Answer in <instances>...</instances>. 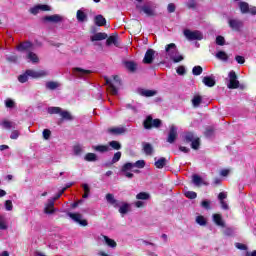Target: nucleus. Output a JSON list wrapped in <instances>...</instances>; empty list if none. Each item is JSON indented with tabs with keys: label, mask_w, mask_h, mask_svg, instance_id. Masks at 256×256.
<instances>
[{
	"label": "nucleus",
	"mask_w": 256,
	"mask_h": 256,
	"mask_svg": "<svg viewBox=\"0 0 256 256\" xmlns=\"http://www.w3.org/2000/svg\"><path fill=\"white\" fill-rule=\"evenodd\" d=\"M107 131L110 135H124V133H127V129L125 127L108 128Z\"/></svg>",
	"instance_id": "nucleus-16"
},
{
	"label": "nucleus",
	"mask_w": 256,
	"mask_h": 256,
	"mask_svg": "<svg viewBox=\"0 0 256 256\" xmlns=\"http://www.w3.org/2000/svg\"><path fill=\"white\" fill-rule=\"evenodd\" d=\"M121 159V152H116L112 158V164L117 163Z\"/></svg>",
	"instance_id": "nucleus-59"
},
{
	"label": "nucleus",
	"mask_w": 256,
	"mask_h": 256,
	"mask_svg": "<svg viewBox=\"0 0 256 256\" xmlns=\"http://www.w3.org/2000/svg\"><path fill=\"white\" fill-rule=\"evenodd\" d=\"M44 21H49L50 23H61L63 21V16L59 14H54L51 16H45L43 18Z\"/></svg>",
	"instance_id": "nucleus-17"
},
{
	"label": "nucleus",
	"mask_w": 256,
	"mask_h": 256,
	"mask_svg": "<svg viewBox=\"0 0 256 256\" xmlns=\"http://www.w3.org/2000/svg\"><path fill=\"white\" fill-rule=\"evenodd\" d=\"M176 73H177L178 75H185V73H186L185 66H179V67L177 68V70H176Z\"/></svg>",
	"instance_id": "nucleus-62"
},
{
	"label": "nucleus",
	"mask_w": 256,
	"mask_h": 256,
	"mask_svg": "<svg viewBox=\"0 0 256 256\" xmlns=\"http://www.w3.org/2000/svg\"><path fill=\"white\" fill-rule=\"evenodd\" d=\"M163 125V122L161 119L156 118L153 119V116L148 115L145 120L143 121V127L144 129L151 130V129H159Z\"/></svg>",
	"instance_id": "nucleus-5"
},
{
	"label": "nucleus",
	"mask_w": 256,
	"mask_h": 256,
	"mask_svg": "<svg viewBox=\"0 0 256 256\" xmlns=\"http://www.w3.org/2000/svg\"><path fill=\"white\" fill-rule=\"evenodd\" d=\"M85 161H88V163H93L95 161H98L99 158L97 157V154L95 153H87L84 157Z\"/></svg>",
	"instance_id": "nucleus-29"
},
{
	"label": "nucleus",
	"mask_w": 256,
	"mask_h": 256,
	"mask_svg": "<svg viewBox=\"0 0 256 256\" xmlns=\"http://www.w3.org/2000/svg\"><path fill=\"white\" fill-rule=\"evenodd\" d=\"M124 67L130 71V73H135L137 71V63L134 61H125Z\"/></svg>",
	"instance_id": "nucleus-23"
},
{
	"label": "nucleus",
	"mask_w": 256,
	"mask_h": 256,
	"mask_svg": "<svg viewBox=\"0 0 256 256\" xmlns=\"http://www.w3.org/2000/svg\"><path fill=\"white\" fill-rule=\"evenodd\" d=\"M216 45H220L221 47H223V45H225V37L217 36L216 37Z\"/></svg>",
	"instance_id": "nucleus-53"
},
{
	"label": "nucleus",
	"mask_w": 256,
	"mask_h": 256,
	"mask_svg": "<svg viewBox=\"0 0 256 256\" xmlns=\"http://www.w3.org/2000/svg\"><path fill=\"white\" fill-rule=\"evenodd\" d=\"M27 59L32 61V63H39V57L37 56V54H35V53L31 52V51L28 52Z\"/></svg>",
	"instance_id": "nucleus-37"
},
{
	"label": "nucleus",
	"mask_w": 256,
	"mask_h": 256,
	"mask_svg": "<svg viewBox=\"0 0 256 256\" xmlns=\"http://www.w3.org/2000/svg\"><path fill=\"white\" fill-rule=\"evenodd\" d=\"M192 181L194 185H196L197 187H200V185H203V178H201V176L197 174L193 175Z\"/></svg>",
	"instance_id": "nucleus-38"
},
{
	"label": "nucleus",
	"mask_w": 256,
	"mask_h": 256,
	"mask_svg": "<svg viewBox=\"0 0 256 256\" xmlns=\"http://www.w3.org/2000/svg\"><path fill=\"white\" fill-rule=\"evenodd\" d=\"M193 75L199 76L201 73H203V67L201 66H194L192 69Z\"/></svg>",
	"instance_id": "nucleus-46"
},
{
	"label": "nucleus",
	"mask_w": 256,
	"mask_h": 256,
	"mask_svg": "<svg viewBox=\"0 0 256 256\" xmlns=\"http://www.w3.org/2000/svg\"><path fill=\"white\" fill-rule=\"evenodd\" d=\"M5 209L6 211H13V202L11 200L5 201Z\"/></svg>",
	"instance_id": "nucleus-55"
},
{
	"label": "nucleus",
	"mask_w": 256,
	"mask_h": 256,
	"mask_svg": "<svg viewBox=\"0 0 256 256\" xmlns=\"http://www.w3.org/2000/svg\"><path fill=\"white\" fill-rule=\"evenodd\" d=\"M228 25H229L230 29H232V31L239 32L243 28V21H241L239 19H229Z\"/></svg>",
	"instance_id": "nucleus-10"
},
{
	"label": "nucleus",
	"mask_w": 256,
	"mask_h": 256,
	"mask_svg": "<svg viewBox=\"0 0 256 256\" xmlns=\"http://www.w3.org/2000/svg\"><path fill=\"white\" fill-rule=\"evenodd\" d=\"M187 9H197V2L195 0H190L186 3Z\"/></svg>",
	"instance_id": "nucleus-50"
},
{
	"label": "nucleus",
	"mask_w": 256,
	"mask_h": 256,
	"mask_svg": "<svg viewBox=\"0 0 256 256\" xmlns=\"http://www.w3.org/2000/svg\"><path fill=\"white\" fill-rule=\"evenodd\" d=\"M60 115L64 121H73V115H71V112L67 110H62V112H60Z\"/></svg>",
	"instance_id": "nucleus-32"
},
{
	"label": "nucleus",
	"mask_w": 256,
	"mask_h": 256,
	"mask_svg": "<svg viewBox=\"0 0 256 256\" xmlns=\"http://www.w3.org/2000/svg\"><path fill=\"white\" fill-rule=\"evenodd\" d=\"M43 138L47 141L51 138V130L44 129L42 132Z\"/></svg>",
	"instance_id": "nucleus-54"
},
{
	"label": "nucleus",
	"mask_w": 256,
	"mask_h": 256,
	"mask_svg": "<svg viewBox=\"0 0 256 256\" xmlns=\"http://www.w3.org/2000/svg\"><path fill=\"white\" fill-rule=\"evenodd\" d=\"M68 216L70 217V219L75 221V223L81 225V227H87L88 222L87 220L82 219L83 216L80 213H68Z\"/></svg>",
	"instance_id": "nucleus-9"
},
{
	"label": "nucleus",
	"mask_w": 256,
	"mask_h": 256,
	"mask_svg": "<svg viewBox=\"0 0 256 256\" xmlns=\"http://www.w3.org/2000/svg\"><path fill=\"white\" fill-rule=\"evenodd\" d=\"M133 167H134L133 163L127 162L122 166L121 171H122V173H127V171H131V169H133Z\"/></svg>",
	"instance_id": "nucleus-43"
},
{
	"label": "nucleus",
	"mask_w": 256,
	"mask_h": 256,
	"mask_svg": "<svg viewBox=\"0 0 256 256\" xmlns=\"http://www.w3.org/2000/svg\"><path fill=\"white\" fill-rule=\"evenodd\" d=\"M103 239L108 247H111V249H115L117 247V242L115 240L109 238V236H103Z\"/></svg>",
	"instance_id": "nucleus-30"
},
{
	"label": "nucleus",
	"mask_w": 256,
	"mask_h": 256,
	"mask_svg": "<svg viewBox=\"0 0 256 256\" xmlns=\"http://www.w3.org/2000/svg\"><path fill=\"white\" fill-rule=\"evenodd\" d=\"M177 127H175L174 125H172L170 127L169 133H168V137H167V143L173 144L175 143V141H177Z\"/></svg>",
	"instance_id": "nucleus-13"
},
{
	"label": "nucleus",
	"mask_w": 256,
	"mask_h": 256,
	"mask_svg": "<svg viewBox=\"0 0 256 256\" xmlns=\"http://www.w3.org/2000/svg\"><path fill=\"white\" fill-rule=\"evenodd\" d=\"M176 9H177V6H175L174 3H169L167 6L168 13H175Z\"/></svg>",
	"instance_id": "nucleus-57"
},
{
	"label": "nucleus",
	"mask_w": 256,
	"mask_h": 256,
	"mask_svg": "<svg viewBox=\"0 0 256 256\" xmlns=\"http://www.w3.org/2000/svg\"><path fill=\"white\" fill-rule=\"evenodd\" d=\"M84 189L83 199H87L89 197V193H91V188H89V184H83L82 185Z\"/></svg>",
	"instance_id": "nucleus-44"
},
{
	"label": "nucleus",
	"mask_w": 256,
	"mask_h": 256,
	"mask_svg": "<svg viewBox=\"0 0 256 256\" xmlns=\"http://www.w3.org/2000/svg\"><path fill=\"white\" fill-rule=\"evenodd\" d=\"M7 61H8L9 63H17V62L19 61V56H17V55L9 56V57L7 58Z\"/></svg>",
	"instance_id": "nucleus-58"
},
{
	"label": "nucleus",
	"mask_w": 256,
	"mask_h": 256,
	"mask_svg": "<svg viewBox=\"0 0 256 256\" xmlns=\"http://www.w3.org/2000/svg\"><path fill=\"white\" fill-rule=\"evenodd\" d=\"M235 61L239 64V65H243L245 63V57L237 55L235 56Z\"/></svg>",
	"instance_id": "nucleus-61"
},
{
	"label": "nucleus",
	"mask_w": 256,
	"mask_h": 256,
	"mask_svg": "<svg viewBox=\"0 0 256 256\" xmlns=\"http://www.w3.org/2000/svg\"><path fill=\"white\" fill-rule=\"evenodd\" d=\"M106 201L110 205H113L115 209H117V207H120L119 213H121V215H127V213H129V203L119 202L117 199H115V196H113V194H106Z\"/></svg>",
	"instance_id": "nucleus-1"
},
{
	"label": "nucleus",
	"mask_w": 256,
	"mask_h": 256,
	"mask_svg": "<svg viewBox=\"0 0 256 256\" xmlns=\"http://www.w3.org/2000/svg\"><path fill=\"white\" fill-rule=\"evenodd\" d=\"M10 139H19V132L17 130L12 131Z\"/></svg>",
	"instance_id": "nucleus-64"
},
{
	"label": "nucleus",
	"mask_w": 256,
	"mask_h": 256,
	"mask_svg": "<svg viewBox=\"0 0 256 256\" xmlns=\"http://www.w3.org/2000/svg\"><path fill=\"white\" fill-rule=\"evenodd\" d=\"M184 195L187 199H197V194L194 191H186Z\"/></svg>",
	"instance_id": "nucleus-48"
},
{
	"label": "nucleus",
	"mask_w": 256,
	"mask_h": 256,
	"mask_svg": "<svg viewBox=\"0 0 256 256\" xmlns=\"http://www.w3.org/2000/svg\"><path fill=\"white\" fill-rule=\"evenodd\" d=\"M217 59H220L221 61H228L229 60V56L227 55V53H225V51H219L216 54Z\"/></svg>",
	"instance_id": "nucleus-41"
},
{
	"label": "nucleus",
	"mask_w": 256,
	"mask_h": 256,
	"mask_svg": "<svg viewBox=\"0 0 256 256\" xmlns=\"http://www.w3.org/2000/svg\"><path fill=\"white\" fill-rule=\"evenodd\" d=\"M40 11H51V6L47 4H39Z\"/></svg>",
	"instance_id": "nucleus-63"
},
{
	"label": "nucleus",
	"mask_w": 256,
	"mask_h": 256,
	"mask_svg": "<svg viewBox=\"0 0 256 256\" xmlns=\"http://www.w3.org/2000/svg\"><path fill=\"white\" fill-rule=\"evenodd\" d=\"M76 19L79 23H85V21H87V14L82 10H78L76 13Z\"/></svg>",
	"instance_id": "nucleus-28"
},
{
	"label": "nucleus",
	"mask_w": 256,
	"mask_h": 256,
	"mask_svg": "<svg viewBox=\"0 0 256 256\" xmlns=\"http://www.w3.org/2000/svg\"><path fill=\"white\" fill-rule=\"evenodd\" d=\"M94 23L97 27H105V25H107V19L99 14L94 17Z\"/></svg>",
	"instance_id": "nucleus-18"
},
{
	"label": "nucleus",
	"mask_w": 256,
	"mask_h": 256,
	"mask_svg": "<svg viewBox=\"0 0 256 256\" xmlns=\"http://www.w3.org/2000/svg\"><path fill=\"white\" fill-rule=\"evenodd\" d=\"M0 229L2 231H7L9 229V226H7V222H5V218L0 217Z\"/></svg>",
	"instance_id": "nucleus-47"
},
{
	"label": "nucleus",
	"mask_w": 256,
	"mask_h": 256,
	"mask_svg": "<svg viewBox=\"0 0 256 256\" xmlns=\"http://www.w3.org/2000/svg\"><path fill=\"white\" fill-rule=\"evenodd\" d=\"M32 48H33V43L29 41L22 42L16 47L17 51H19L20 53H23V51L30 52Z\"/></svg>",
	"instance_id": "nucleus-15"
},
{
	"label": "nucleus",
	"mask_w": 256,
	"mask_h": 256,
	"mask_svg": "<svg viewBox=\"0 0 256 256\" xmlns=\"http://www.w3.org/2000/svg\"><path fill=\"white\" fill-rule=\"evenodd\" d=\"M239 9L243 14L249 13V3L243 1L239 2Z\"/></svg>",
	"instance_id": "nucleus-33"
},
{
	"label": "nucleus",
	"mask_w": 256,
	"mask_h": 256,
	"mask_svg": "<svg viewBox=\"0 0 256 256\" xmlns=\"http://www.w3.org/2000/svg\"><path fill=\"white\" fill-rule=\"evenodd\" d=\"M44 213L46 215H53L55 213V202L51 199H48L44 207Z\"/></svg>",
	"instance_id": "nucleus-14"
},
{
	"label": "nucleus",
	"mask_w": 256,
	"mask_h": 256,
	"mask_svg": "<svg viewBox=\"0 0 256 256\" xmlns=\"http://www.w3.org/2000/svg\"><path fill=\"white\" fill-rule=\"evenodd\" d=\"M165 51L167 55L170 57L171 61L174 63H181L183 61V55L176 56L177 53H179V50L177 49V45L175 43H170L165 46Z\"/></svg>",
	"instance_id": "nucleus-3"
},
{
	"label": "nucleus",
	"mask_w": 256,
	"mask_h": 256,
	"mask_svg": "<svg viewBox=\"0 0 256 256\" xmlns=\"http://www.w3.org/2000/svg\"><path fill=\"white\" fill-rule=\"evenodd\" d=\"M196 223L201 225V227H205V225H207V219H205V216L203 215L197 216Z\"/></svg>",
	"instance_id": "nucleus-40"
},
{
	"label": "nucleus",
	"mask_w": 256,
	"mask_h": 256,
	"mask_svg": "<svg viewBox=\"0 0 256 256\" xmlns=\"http://www.w3.org/2000/svg\"><path fill=\"white\" fill-rule=\"evenodd\" d=\"M119 38V35L115 33L112 36H108L106 40V45L109 47L111 45H117V39Z\"/></svg>",
	"instance_id": "nucleus-27"
},
{
	"label": "nucleus",
	"mask_w": 256,
	"mask_h": 256,
	"mask_svg": "<svg viewBox=\"0 0 256 256\" xmlns=\"http://www.w3.org/2000/svg\"><path fill=\"white\" fill-rule=\"evenodd\" d=\"M155 59V50L148 49L144 55L143 63L145 65H151L153 63V60Z\"/></svg>",
	"instance_id": "nucleus-12"
},
{
	"label": "nucleus",
	"mask_w": 256,
	"mask_h": 256,
	"mask_svg": "<svg viewBox=\"0 0 256 256\" xmlns=\"http://www.w3.org/2000/svg\"><path fill=\"white\" fill-rule=\"evenodd\" d=\"M167 163H168L167 158L161 157L154 162V165L156 169H163V167L167 166Z\"/></svg>",
	"instance_id": "nucleus-24"
},
{
	"label": "nucleus",
	"mask_w": 256,
	"mask_h": 256,
	"mask_svg": "<svg viewBox=\"0 0 256 256\" xmlns=\"http://www.w3.org/2000/svg\"><path fill=\"white\" fill-rule=\"evenodd\" d=\"M201 207H203V209H206V211H209L211 209V201L203 200L201 202Z\"/></svg>",
	"instance_id": "nucleus-49"
},
{
	"label": "nucleus",
	"mask_w": 256,
	"mask_h": 256,
	"mask_svg": "<svg viewBox=\"0 0 256 256\" xmlns=\"http://www.w3.org/2000/svg\"><path fill=\"white\" fill-rule=\"evenodd\" d=\"M62 111L63 110L61 109V107H49L48 108L49 115H61Z\"/></svg>",
	"instance_id": "nucleus-34"
},
{
	"label": "nucleus",
	"mask_w": 256,
	"mask_h": 256,
	"mask_svg": "<svg viewBox=\"0 0 256 256\" xmlns=\"http://www.w3.org/2000/svg\"><path fill=\"white\" fill-rule=\"evenodd\" d=\"M228 89H239V80H237V73L235 71L229 72V83L227 85Z\"/></svg>",
	"instance_id": "nucleus-7"
},
{
	"label": "nucleus",
	"mask_w": 256,
	"mask_h": 256,
	"mask_svg": "<svg viewBox=\"0 0 256 256\" xmlns=\"http://www.w3.org/2000/svg\"><path fill=\"white\" fill-rule=\"evenodd\" d=\"M213 222L218 227H225V221H223V216L221 214H213Z\"/></svg>",
	"instance_id": "nucleus-21"
},
{
	"label": "nucleus",
	"mask_w": 256,
	"mask_h": 256,
	"mask_svg": "<svg viewBox=\"0 0 256 256\" xmlns=\"http://www.w3.org/2000/svg\"><path fill=\"white\" fill-rule=\"evenodd\" d=\"M72 72L74 74V77H77L78 79H83V77H87V75H91V73H93V71L91 70H85L79 67L73 68Z\"/></svg>",
	"instance_id": "nucleus-8"
},
{
	"label": "nucleus",
	"mask_w": 256,
	"mask_h": 256,
	"mask_svg": "<svg viewBox=\"0 0 256 256\" xmlns=\"http://www.w3.org/2000/svg\"><path fill=\"white\" fill-rule=\"evenodd\" d=\"M39 11H41V9H40V7H39V4L36 5V6H34V7H32V8L30 9V13H31L32 15H37V14H39Z\"/></svg>",
	"instance_id": "nucleus-60"
},
{
	"label": "nucleus",
	"mask_w": 256,
	"mask_h": 256,
	"mask_svg": "<svg viewBox=\"0 0 256 256\" xmlns=\"http://www.w3.org/2000/svg\"><path fill=\"white\" fill-rule=\"evenodd\" d=\"M133 167H137L138 169H143L145 167V160H138L133 163Z\"/></svg>",
	"instance_id": "nucleus-51"
},
{
	"label": "nucleus",
	"mask_w": 256,
	"mask_h": 256,
	"mask_svg": "<svg viewBox=\"0 0 256 256\" xmlns=\"http://www.w3.org/2000/svg\"><path fill=\"white\" fill-rule=\"evenodd\" d=\"M202 101H203V98L201 96L195 95L192 99V104L194 105V107H199Z\"/></svg>",
	"instance_id": "nucleus-42"
},
{
	"label": "nucleus",
	"mask_w": 256,
	"mask_h": 256,
	"mask_svg": "<svg viewBox=\"0 0 256 256\" xmlns=\"http://www.w3.org/2000/svg\"><path fill=\"white\" fill-rule=\"evenodd\" d=\"M26 75H28V77H32V79H39L41 77H47V71H44V70L35 71V70L28 69L26 70Z\"/></svg>",
	"instance_id": "nucleus-11"
},
{
	"label": "nucleus",
	"mask_w": 256,
	"mask_h": 256,
	"mask_svg": "<svg viewBox=\"0 0 256 256\" xmlns=\"http://www.w3.org/2000/svg\"><path fill=\"white\" fill-rule=\"evenodd\" d=\"M92 149L97 153H107L111 151V148H109V145H96V146H92Z\"/></svg>",
	"instance_id": "nucleus-22"
},
{
	"label": "nucleus",
	"mask_w": 256,
	"mask_h": 256,
	"mask_svg": "<svg viewBox=\"0 0 256 256\" xmlns=\"http://www.w3.org/2000/svg\"><path fill=\"white\" fill-rule=\"evenodd\" d=\"M202 83H204V85H206V87H215V85H216L215 78H213L211 76H205L202 80Z\"/></svg>",
	"instance_id": "nucleus-25"
},
{
	"label": "nucleus",
	"mask_w": 256,
	"mask_h": 256,
	"mask_svg": "<svg viewBox=\"0 0 256 256\" xmlns=\"http://www.w3.org/2000/svg\"><path fill=\"white\" fill-rule=\"evenodd\" d=\"M141 95H142V97H155V95H157V91H155V90H142Z\"/></svg>",
	"instance_id": "nucleus-35"
},
{
	"label": "nucleus",
	"mask_w": 256,
	"mask_h": 256,
	"mask_svg": "<svg viewBox=\"0 0 256 256\" xmlns=\"http://www.w3.org/2000/svg\"><path fill=\"white\" fill-rule=\"evenodd\" d=\"M1 125L4 127V129H11V127H13V122L4 120L2 121Z\"/></svg>",
	"instance_id": "nucleus-52"
},
{
	"label": "nucleus",
	"mask_w": 256,
	"mask_h": 256,
	"mask_svg": "<svg viewBox=\"0 0 256 256\" xmlns=\"http://www.w3.org/2000/svg\"><path fill=\"white\" fill-rule=\"evenodd\" d=\"M141 11H143V13H145V15H147V17H155V15H157L155 13V10L153 8H151V6H149V5H143L141 7Z\"/></svg>",
	"instance_id": "nucleus-20"
},
{
	"label": "nucleus",
	"mask_w": 256,
	"mask_h": 256,
	"mask_svg": "<svg viewBox=\"0 0 256 256\" xmlns=\"http://www.w3.org/2000/svg\"><path fill=\"white\" fill-rule=\"evenodd\" d=\"M142 146L145 155H153V145H151V143L143 142Z\"/></svg>",
	"instance_id": "nucleus-26"
},
{
	"label": "nucleus",
	"mask_w": 256,
	"mask_h": 256,
	"mask_svg": "<svg viewBox=\"0 0 256 256\" xmlns=\"http://www.w3.org/2000/svg\"><path fill=\"white\" fill-rule=\"evenodd\" d=\"M136 199H138V201H147L151 199V195L147 192H140L136 195Z\"/></svg>",
	"instance_id": "nucleus-31"
},
{
	"label": "nucleus",
	"mask_w": 256,
	"mask_h": 256,
	"mask_svg": "<svg viewBox=\"0 0 256 256\" xmlns=\"http://www.w3.org/2000/svg\"><path fill=\"white\" fill-rule=\"evenodd\" d=\"M5 105L8 109H13V107H15V101L11 100V99H7L5 101Z\"/></svg>",
	"instance_id": "nucleus-56"
},
{
	"label": "nucleus",
	"mask_w": 256,
	"mask_h": 256,
	"mask_svg": "<svg viewBox=\"0 0 256 256\" xmlns=\"http://www.w3.org/2000/svg\"><path fill=\"white\" fill-rule=\"evenodd\" d=\"M106 85L109 86L108 91L112 95H117L119 93V87H121V79L118 75L113 76V80L109 79L107 76L104 77Z\"/></svg>",
	"instance_id": "nucleus-4"
},
{
	"label": "nucleus",
	"mask_w": 256,
	"mask_h": 256,
	"mask_svg": "<svg viewBox=\"0 0 256 256\" xmlns=\"http://www.w3.org/2000/svg\"><path fill=\"white\" fill-rule=\"evenodd\" d=\"M184 35L189 41H201L203 34L199 30L191 31L189 29L184 30Z\"/></svg>",
	"instance_id": "nucleus-6"
},
{
	"label": "nucleus",
	"mask_w": 256,
	"mask_h": 256,
	"mask_svg": "<svg viewBox=\"0 0 256 256\" xmlns=\"http://www.w3.org/2000/svg\"><path fill=\"white\" fill-rule=\"evenodd\" d=\"M59 87V83L55 81H49L46 83V88H48L50 91H55Z\"/></svg>",
	"instance_id": "nucleus-39"
},
{
	"label": "nucleus",
	"mask_w": 256,
	"mask_h": 256,
	"mask_svg": "<svg viewBox=\"0 0 256 256\" xmlns=\"http://www.w3.org/2000/svg\"><path fill=\"white\" fill-rule=\"evenodd\" d=\"M19 83H27L29 81V75L27 74V71H25L24 74H21L18 76Z\"/></svg>",
	"instance_id": "nucleus-45"
},
{
	"label": "nucleus",
	"mask_w": 256,
	"mask_h": 256,
	"mask_svg": "<svg viewBox=\"0 0 256 256\" xmlns=\"http://www.w3.org/2000/svg\"><path fill=\"white\" fill-rule=\"evenodd\" d=\"M109 37V35H107V33L105 32H98L96 34H94L93 36H91V41L95 42V41H105V39H107Z\"/></svg>",
	"instance_id": "nucleus-19"
},
{
	"label": "nucleus",
	"mask_w": 256,
	"mask_h": 256,
	"mask_svg": "<svg viewBox=\"0 0 256 256\" xmlns=\"http://www.w3.org/2000/svg\"><path fill=\"white\" fill-rule=\"evenodd\" d=\"M182 139L185 145H189V143H191V149H194L195 151H197V149L201 147V138L195 137V134L193 132H186L183 135Z\"/></svg>",
	"instance_id": "nucleus-2"
},
{
	"label": "nucleus",
	"mask_w": 256,
	"mask_h": 256,
	"mask_svg": "<svg viewBox=\"0 0 256 256\" xmlns=\"http://www.w3.org/2000/svg\"><path fill=\"white\" fill-rule=\"evenodd\" d=\"M109 147L113 148L114 151H119L121 149V143L119 141L112 140L108 143Z\"/></svg>",
	"instance_id": "nucleus-36"
}]
</instances>
